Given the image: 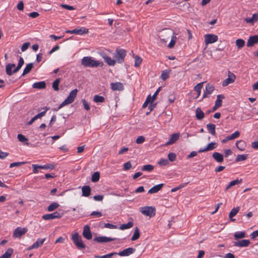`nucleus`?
Segmentation results:
<instances>
[{
  "instance_id": "f257e3e1",
  "label": "nucleus",
  "mask_w": 258,
  "mask_h": 258,
  "mask_svg": "<svg viewBox=\"0 0 258 258\" xmlns=\"http://www.w3.org/2000/svg\"><path fill=\"white\" fill-rule=\"evenodd\" d=\"M159 37L162 43H166L171 38L170 42L168 45L169 48L174 47L177 40L176 37L174 35V32L169 29H164L161 31L159 34Z\"/></svg>"
},
{
  "instance_id": "f03ea898",
  "label": "nucleus",
  "mask_w": 258,
  "mask_h": 258,
  "mask_svg": "<svg viewBox=\"0 0 258 258\" xmlns=\"http://www.w3.org/2000/svg\"><path fill=\"white\" fill-rule=\"evenodd\" d=\"M81 64L85 67L90 68L102 67L104 64L102 61L95 60L90 56L84 57L81 60Z\"/></svg>"
},
{
  "instance_id": "7ed1b4c3",
  "label": "nucleus",
  "mask_w": 258,
  "mask_h": 258,
  "mask_svg": "<svg viewBox=\"0 0 258 258\" xmlns=\"http://www.w3.org/2000/svg\"><path fill=\"white\" fill-rule=\"evenodd\" d=\"M78 90L75 89L72 90L69 94L68 97L59 105L58 107V109H60L64 106L71 104L73 102H74L75 98L77 96Z\"/></svg>"
},
{
  "instance_id": "20e7f679",
  "label": "nucleus",
  "mask_w": 258,
  "mask_h": 258,
  "mask_svg": "<svg viewBox=\"0 0 258 258\" xmlns=\"http://www.w3.org/2000/svg\"><path fill=\"white\" fill-rule=\"evenodd\" d=\"M126 54V51L124 49L117 48L114 55L116 62L118 63H122L124 61Z\"/></svg>"
},
{
  "instance_id": "39448f33",
  "label": "nucleus",
  "mask_w": 258,
  "mask_h": 258,
  "mask_svg": "<svg viewBox=\"0 0 258 258\" xmlns=\"http://www.w3.org/2000/svg\"><path fill=\"white\" fill-rule=\"evenodd\" d=\"M72 239L79 249H81L85 248L86 246L83 242L81 236L77 232L72 235Z\"/></svg>"
},
{
  "instance_id": "423d86ee",
  "label": "nucleus",
  "mask_w": 258,
  "mask_h": 258,
  "mask_svg": "<svg viewBox=\"0 0 258 258\" xmlns=\"http://www.w3.org/2000/svg\"><path fill=\"white\" fill-rule=\"evenodd\" d=\"M141 212L144 215L152 217L156 214L155 208L152 206H145L140 209Z\"/></svg>"
},
{
  "instance_id": "0eeeda50",
  "label": "nucleus",
  "mask_w": 258,
  "mask_h": 258,
  "mask_svg": "<svg viewBox=\"0 0 258 258\" xmlns=\"http://www.w3.org/2000/svg\"><path fill=\"white\" fill-rule=\"evenodd\" d=\"M22 66L18 63L17 67L12 71V69L15 67V64L8 63L6 67V73L9 76H12L13 74H15L18 72L22 68Z\"/></svg>"
},
{
  "instance_id": "6e6552de",
  "label": "nucleus",
  "mask_w": 258,
  "mask_h": 258,
  "mask_svg": "<svg viewBox=\"0 0 258 258\" xmlns=\"http://www.w3.org/2000/svg\"><path fill=\"white\" fill-rule=\"evenodd\" d=\"M67 33L76 34L78 35H83L89 33V29L85 27L76 28L73 30H67Z\"/></svg>"
},
{
  "instance_id": "1a4fd4ad",
  "label": "nucleus",
  "mask_w": 258,
  "mask_h": 258,
  "mask_svg": "<svg viewBox=\"0 0 258 258\" xmlns=\"http://www.w3.org/2000/svg\"><path fill=\"white\" fill-rule=\"evenodd\" d=\"M218 39V36L215 34H208L205 35V42L207 45L217 41Z\"/></svg>"
},
{
  "instance_id": "9d476101",
  "label": "nucleus",
  "mask_w": 258,
  "mask_h": 258,
  "mask_svg": "<svg viewBox=\"0 0 258 258\" xmlns=\"http://www.w3.org/2000/svg\"><path fill=\"white\" fill-rule=\"evenodd\" d=\"M228 77L222 83L223 87L227 86L229 84L233 83L235 80V75L230 71L228 72Z\"/></svg>"
},
{
  "instance_id": "9b49d317",
  "label": "nucleus",
  "mask_w": 258,
  "mask_h": 258,
  "mask_svg": "<svg viewBox=\"0 0 258 258\" xmlns=\"http://www.w3.org/2000/svg\"><path fill=\"white\" fill-rule=\"evenodd\" d=\"M180 134L179 133H176L170 135L168 141L165 144V146H169L175 143L180 137Z\"/></svg>"
},
{
  "instance_id": "f8f14e48",
  "label": "nucleus",
  "mask_w": 258,
  "mask_h": 258,
  "mask_svg": "<svg viewBox=\"0 0 258 258\" xmlns=\"http://www.w3.org/2000/svg\"><path fill=\"white\" fill-rule=\"evenodd\" d=\"M250 242L248 239H242L241 240H237L233 242V245L236 247H247Z\"/></svg>"
},
{
  "instance_id": "ddd939ff",
  "label": "nucleus",
  "mask_w": 258,
  "mask_h": 258,
  "mask_svg": "<svg viewBox=\"0 0 258 258\" xmlns=\"http://www.w3.org/2000/svg\"><path fill=\"white\" fill-rule=\"evenodd\" d=\"M135 251V248L133 247H128L123 249L121 251H119L118 253H117V254H118L120 256H127L134 253Z\"/></svg>"
},
{
  "instance_id": "4468645a",
  "label": "nucleus",
  "mask_w": 258,
  "mask_h": 258,
  "mask_svg": "<svg viewBox=\"0 0 258 258\" xmlns=\"http://www.w3.org/2000/svg\"><path fill=\"white\" fill-rule=\"evenodd\" d=\"M62 215L57 212H54L52 214H48L44 215L42 216V218L45 220H51L54 219H58L61 218Z\"/></svg>"
},
{
  "instance_id": "2eb2a0df",
  "label": "nucleus",
  "mask_w": 258,
  "mask_h": 258,
  "mask_svg": "<svg viewBox=\"0 0 258 258\" xmlns=\"http://www.w3.org/2000/svg\"><path fill=\"white\" fill-rule=\"evenodd\" d=\"M101 57L103 58L104 61L110 66H114L115 64L116 60L112 59L105 53L100 54Z\"/></svg>"
},
{
  "instance_id": "dca6fc26",
  "label": "nucleus",
  "mask_w": 258,
  "mask_h": 258,
  "mask_svg": "<svg viewBox=\"0 0 258 258\" xmlns=\"http://www.w3.org/2000/svg\"><path fill=\"white\" fill-rule=\"evenodd\" d=\"M215 89V87L214 85L211 84H208L205 88V90L204 91L203 98H205L209 96V95L212 94L213 91Z\"/></svg>"
},
{
  "instance_id": "f3484780",
  "label": "nucleus",
  "mask_w": 258,
  "mask_h": 258,
  "mask_svg": "<svg viewBox=\"0 0 258 258\" xmlns=\"http://www.w3.org/2000/svg\"><path fill=\"white\" fill-rule=\"evenodd\" d=\"M217 147V144L215 142H211L209 143L205 148L200 149L199 151V153L206 152L209 151H212Z\"/></svg>"
},
{
  "instance_id": "a211bd4d",
  "label": "nucleus",
  "mask_w": 258,
  "mask_h": 258,
  "mask_svg": "<svg viewBox=\"0 0 258 258\" xmlns=\"http://www.w3.org/2000/svg\"><path fill=\"white\" fill-rule=\"evenodd\" d=\"M27 231V229L26 228H21L18 227L17 228L14 232L13 236L15 237H21L23 235L26 233Z\"/></svg>"
},
{
  "instance_id": "6ab92c4d",
  "label": "nucleus",
  "mask_w": 258,
  "mask_h": 258,
  "mask_svg": "<svg viewBox=\"0 0 258 258\" xmlns=\"http://www.w3.org/2000/svg\"><path fill=\"white\" fill-rule=\"evenodd\" d=\"M258 43V35L250 36L247 42V47H252Z\"/></svg>"
},
{
  "instance_id": "aec40b11",
  "label": "nucleus",
  "mask_w": 258,
  "mask_h": 258,
  "mask_svg": "<svg viewBox=\"0 0 258 258\" xmlns=\"http://www.w3.org/2000/svg\"><path fill=\"white\" fill-rule=\"evenodd\" d=\"M83 235L85 238L88 240H90L92 238L90 228L88 225H86L84 227Z\"/></svg>"
},
{
  "instance_id": "412c9836",
  "label": "nucleus",
  "mask_w": 258,
  "mask_h": 258,
  "mask_svg": "<svg viewBox=\"0 0 258 258\" xmlns=\"http://www.w3.org/2000/svg\"><path fill=\"white\" fill-rule=\"evenodd\" d=\"M115 240V238L107 237L106 236H98L94 239V241L99 243L108 242Z\"/></svg>"
},
{
  "instance_id": "4be33fe9",
  "label": "nucleus",
  "mask_w": 258,
  "mask_h": 258,
  "mask_svg": "<svg viewBox=\"0 0 258 258\" xmlns=\"http://www.w3.org/2000/svg\"><path fill=\"white\" fill-rule=\"evenodd\" d=\"M111 88L113 91H122L123 90V86L120 82L112 83L110 84Z\"/></svg>"
},
{
  "instance_id": "5701e85b",
  "label": "nucleus",
  "mask_w": 258,
  "mask_h": 258,
  "mask_svg": "<svg viewBox=\"0 0 258 258\" xmlns=\"http://www.w3.org/2000/svg\"><path fill=\"white\" fill-rule=\"evenodd\" d=\"M45 238L43 239H38L37 241L33 245H32L30 247L28 248V250L37 248L39 247L42 246L44 242L45 241Z\"/></svg>"
},
{
  "instance_id": "b1692460",
  "label": "nucleus",
  "mask_w": 258,
  "mask_h": 258,
  "mask_svg": "<svg viewBox=\"0 0 258 258\" xmlns=\"http://www.w3.org/2000/svg\"><path fill=\"white\" fill-rule=\"evenodd\" d=\"M257 21L258 13H255L253 14L251 18H246L244 19V21H245L247 23H249L252 25H253L254 23L257 22Z\"/></svg>"
},
{
  "instance_id": "393cba45",
  "label": "nucleus",
  "mask_w": 258,
  "mask_h": 258,
  "mask_svg": "<svg viewBox=\"0 0 258 258\" xmlns=\"http://www.w3.org/2000/svg\"><path fill=\"white\" fill-rule=\"evenodd\" d=\"M240 207H237L236 208H233L229 214V218L231 221H234L235 220V219H233V217H234L239 211Z\"/></svg>"
},
{
  "instance_id": "a878e982",
  "label": "nucleus",
  "mask_w": 258,
  "mask_h": 258,
  "mask_svg": "<svg viewBox=\"0 0 258 258\" xmlns=\"http://www.w3.org/2000/svg\"><path fill=\"white\" fill-rule=\"evenodd\" d=\"M163 184L161 183L154 186L148 190V193L153 194L158 192L163 186Z\"/></svg>"
},
{
  "instance_id": "bb28decb",
  "label": "nucleus",
  "mask_w": 258,
  "mask_h": 258,
  "mask_svg": "<svg viewBox=\"0 0 258 258\" xmlns=\"http://www.w3.org/2000/svg\"><path fill=\"white\" fill-rule=\"evenodd\" d=\"M240 135V133L238 131H236L230 136H228L226 138L222 140V143H225L229 140H233L238 138Z\"/></svg>"
},
{
  "instance_id": "cd10ccee",
  "label": "nucleus",
  "mask_w": 258,
  "mask_h": 258,
  "mask_svg": "<svg viewBox=\"0 0 258 258\" xmlns=\"http://www.w3.org/2000/svg\"><path fill=\"white\" fill-rule=\"evenodd\" d=\"M212 157L218 163H222L224 160L223 155L218 152L213 153Z\"/></svg>"
},
{
  "instance_id": "c85d7f7f",
  "label": "nucleus",
  "mask_w": 258,
  "mask_h": 258,
  "mask_svg": "<svg viewBox=\"0 0 258 258\" xmlns=\"http://www.w3.org/2000/svg\"><path fill=\"white\" fill-rule=\"evenodd\" d=\"M82 196L84 197H89L91 194V188L88 185L84 186L82 188Z\"/></svg>"
},
{
  "instance_id": "c756f323",
  "label": "nucleus",
  "mask_w": 258,
  "mask_h": 258,
  "mask_svg": "<svg viewBox=\"0 0 258 258\" xmlns=\"http://www.w3.org/2000/svg\"><path fill=\"white\" fill-rule=\"evenodd\" d=\"M196 117L198 120H202L204 117V113L200 107L196 108Z\"/></svg>"
},
{
  "instance_id": "7c9ffc66",
  "label": "nucleus",
  "mask_w": 258,
  "mask_h": 258,
  "mask_svg": "<svg viewBox=\"0 0 258 258\" xmlns=\"http://www.w3.org/2000/svg\"><path fill=\"white\" fill-rule=\"evenodd\" d=\"M33 88L43 89L46 88V83L44 81L35 83L32 85Z\"/></svg>"
},
{
  "instance_id": "2f4dec72",
  "label": "nucleus",
  "mask_w": 258,
  "mask_h": 258,
  "mask_svg": "<svg viewBox=\"0 0 258 258\" xmlns=\"http://www.w3.org/2000/svg\"><path fill=\"white\" fill-rule=\"evenodd\" d=\"M246 233L245 231L236 232L234 234V237L235 240L242 239L245 237Z\"/></svg>"
},
{
  "instance_id": "473e14b6",
  "label": "nucleus",
  "mask_w": 258,
  "mask_h": 258,
  "mask_svg": "<svg viewBox=\"0 0 258 258\" xmlns=\"http://www.w3.org/2000/svg\"><path fill=\"white\" fill-rule=\"evenodd\" d=\"M242 179H236L235 180H232L229 183L228 185L226 188V190H227L230 188H231L232 186H233L236 184H239L242 182Z\"/></svg>"
},
{
  "instance_id": "72a5a7b5",
  "label": "nucleus",
  "mask_w": 258,
  "mask_h": 258,
  "mask_svg": "<svg viewBox=\"0 0 258 258\" xmlns=\"http://www.w3.org/2000/svg\"><path fill=\"white\" fill-rule=\"evenodd\" d=\"M33 68V63H29L27 64L23 71L22 76H25L26 75L29 73Z\"/></svg>"
},
{
  "instance_id": "f704fd0d",
  "label": "nucleus",
  "mask_w": 258,
  "mask_h": 258,
  "mask_svg": "<svg viewBox=\"0 0 258 258\" xmlns=\"http://www.w3.org/2000/svg\"><path fill=\"white\" fill-rule=\"evenodd\" d=\"M140 236V230L138 227H136L135 229L134 233L131 238L132 241H135L139 238Z\"/></svg>"
},
{
  "instance_id": "c9c22d12",
  "label": "nucleus",
  "mask_w": 258,
  "mask_h": 258,
  "mask_svg": "<svg viewBox=\"0 0 258 258\" xmlns=\"http://www.w3.org/2000/svg\"><path fill=\"white\" fill-rule=\"evenodd\" d=\"M207 128L208 130L209 133H210L212 135L215 136L216 135V125L214 124H208L207 125Z\"/></svg>"
},
{
  "instance_id": "e433bc0d",
  "label": "nucleus",
  "mask_w": 258,
  "mask_h": 258,
  "mask_svg": "<svg viewBox=\"0 0 258 258\" xmlns=\"http://www.w3.org/2000/svg\"><path fill=\"white\" fill-rule=\"evenodd\" d=\"M236 146L239 150L244 151L245 150V143L243 141H238L236 143Z\"/></svg>"
},
{
  "instance_id": "4c0bfd02",
  "label": "nucleus",
  "mask_w": 258,
  "mask_h": 258,
  "mask_svg": "<svg viewBox=\"0 0 258 258\" xmlns=\"http://www.w3.org/2000/svg\"><path fill=\"white\" fill-rule=\"evenodd\" d=\"M61 79L60 78H58L55 80L52 83V87L53 89L55 91H58L59 90V84L60 82Z\"/></svg>"
},
{
  "instance_id": "58836bf2",
  "label": "nucleus",
  "mask_w": 258,
  "mask_h": 258,
  "mask_svg": "<svg viewBox=\"0 0 258 258\" xmlns=\"http://www.w3.org/2000/svg\"><path fill=\"white\" fill-rule=\"evenodd\" d=\"M224 98L225 97L223 95H218L215 104H216L217 106L221 107L222 104V99Z\"/></svg>"
},
{
  "instance_id": "ea45409f",
  "label": "nucleus",
  "mask_w": 258,
  "mask_h": 258,
  "mask_svg": "<svg viewBox=\"0 0 258 258\" xmlns=\"http://www.w3.org/2000/svg\"><path fill=\"white\" fill-rule=\"evenodd\" d=\"M13 253V249L12 248H9L4 254H3L0 258H11Z\"/></svg>"
},
{
  "instance_id": "a19ab883",
  "label": "nucleus",
  "mask_w": 258,
  "mask_h": 258,
  "mask_svg": "<svg viewBox=\"0 0 258 258\" xmlns=\"http://www.w3.org/2000/svg\"><path fill=\"white\" fill-rule=\"evenodd\" d=\"M203 82L200 83L194 87L195 91H196L198 93V95L196 98H197L201 94V90L203 87Z\"/></svg>"
},
{
  "instance_id": "79ce46f5",
  "label": "nucleus",
  "mask_w": 258,
  "mask_h": 258,
  "mask_svg": "<svg viewBox=\"0 0 258 258\" xmlns=\"http://www.w3.org/2000/svg\"><path fill=\"white\" fill-rule=\"evenodd\" d=\"M134 225V223L132 221H129L126 224H123L120 225L119 227V229L120 230H124L129 229L131 227H132Z\"/></svg>"
},
{
  "instance_id": "37998d69",
  "label": "nucleus",
  "mask_w": 258,
  "mask_h": 258,
  "mask_svg": "<svg viewBox=\"0 0 258 258\" xmlns=\"http://www.w3.org/2000/svg\"><path fill=\"white\" fill-rule=\"evenodd\" d=\"M235 43L238 49H241L245 45V41L242 39H238L236 40Z\"/></svg>"
},
{
  "instance_id": "c03bdc74",
  "label": "nucleus",
  "mask_w": 258,
  "mask_h": 258,
  "mask_svg": "<svg viewBox=\"0 0 258 258\" xmlns=\"http://www.w3.org/2000/svg\"><path fill=\"white\" fill-rule=\"evenodd\" d=\"M134 58L135 61V67L136 68L139 67L142 62V58L138 55H134Z\"/></svg>"
},
{
  "instance_id": "a18cd8bd",
  "label": "nucleus",
  "mask_w": 258,
  "mask_h": 258,
  "mask_svg": "<svg viewBox=\"0 0 258 258\" xmlns=\"http://www.w3.org/2000/svg\"><path fill=\"white\" fill-rule=\"evenodd\" d=\"M59 206V205L58 203L53 202L47 207V210L49 212L53 211L56 209Z\"/></svg>"
},
{
  "instance_id": "49530a36",
  "label": "nucleus",
  "mask_w": 258,
  "mask_h": 258,
  "mask_svg": "<svg viewBox=\"0 0 258 258\" xmlns=\"http://www.w3.org/2000/svg\"><path fill=\"white\" fill-rule=\"evenodd\" d=\"M247 154L238 155L235 159V161L238 162L239 161H245L247 158Z\"/></svg>"
},
{
  "instance_id": "de8ad7c7",
  "label": "nucleus",
  "mask_w": 258,
  "mask_h": 258,
  "mask_svg": "<svg viewBox=\"0 0 258 258\" xmlns=\"http://www.w3.org/2000/svg\"><path fill=\"white\" fill-rule=\"evenodd\" d=\"M100 178V173L98 172H94L91 177V180L93 182H97Z\"/></svg>"
},
{
  "instance_id": "09e8293b",
  "label": "nucleus",
  "mask_w": 258,
  "mask_h": 258,
  "mask_svg": "<svg viewBox=\"0 0 258 258\" xmlns=\"http://www.w3.org/2000/svg\"><path fill=\"white\" fill-rule=\"evenodd\" d=\"M40 169H53L55 168V166L52 164H46L44 165H40Z\"/></svg>"
},
{
  "instance_id": "8fccbe9b",
  "label": "nucleus",
  "mask_w": 258,
  "mask_h": 258,
  "mask_svg": "<svg viewBox=\"0 0 258 258\" xmlns=\"http://www.w3.org/2000/svg\"><path fill=\"white\" fill-rule=\"evenodd\" d=\"M43 109L44 110L43 111H42L41 112L38 113L34 116L36 119L40 118L42 116H44L47 111L48 110L49 108H48L47 107H45Z\"/></svg>"
},
{
  "instance_id": "3c124183",
  "label": "nucleus",
  "mask_w": 258,
  "mask_h": 258,
  "mask_svg": "<svg viewBox=\"0 0 258 258\" xmlns=\"http://www.w3.org/2000/svg\"><path fill=\"white\" fill-rule=\"evenodd\" d=\"M93 100L95 102H103L105 99L103 96L96 95L94 97Z\"/></svg>"
},
{
  "instance_id": "603ef678",
  "label": "nucleus",
  "mask_w": 258,
  "mask_h": 258,
  "mask_svg": "<svg viewBox=\"0 0 258 258\" xmlns=\"http://www.w3.org/2000/svg\"><path fill=\"white\" fill-rule=\"evenodd\" d=\"M153 169L154 166L150 164L145 165L142 167V171H147L149 172L152 171Z\"/></svg>"
},
{
  "instance_id": "864d4df0",
  "label": "nucleus",
  "mask_w": 258,
  "mask_h": 258,
  "mask_svg": "<svg viewBox=\"0 0 258 258\" xmlns=\"http://www.w3.org/2000/svg\"><path fill=\"white\" fill-rule=\"evenodd\" d=\"M168 77H169V73H168V72L166 70L163 71L162 72V74H161V79L163 81H165L167 78H168Z\"/></svg>"
},
{
  "instance_id": "5fc2aeb1",
  "label": "nucleus",
  "mask_w": 258,
  "mask_h": 258,
  "mask_svg": "<svg viewBox=\"0 0 258 258\" xmlns=\"http://www.w3.org/2000/svg\"><path fill=\"white\" fill-rule=\"evenodd\" d=\"M168 159L169 161L173 162L176 160V156L174 153H169L168 155Z\"/></svg>"
},
{
  "instance_id": "6e6d98bb",
  "label": "nucleus",
  "mask_w": 258,
  "mask_h": 258,
  "mask_svg": "<svg viewBox=\"0 0 258 258\" xmlns=\"http://www.w3.org/2000/svg\"><path fill=\"white\" fill-rule=\"evenodd\" d=\"M18 139L20 142L22 143L28 141V140L27 138H26L24 135L22 134L18 135Z\"/></svg>"
},
{
  "instance_id": "4d7b16f0",
  "label": "nucleus",
  "mask_w": 258,
  "mask_h": 258,
  "mask_svg": "<svg viewBox=\"0 0 258 258\" xmlns=\"http://www.w3.org/2000/svg\"><path fill=\"white\" fill-rule=\"evenodd\" d=\"M145 141V138L144 136H141L137 138L136 142L137 144H142Z\"/></svg>"
},
{
  "instance_id": "13d9d810",
  "label": "nucleus",
  "mask_w": 258,
  "mask_h": 258,
  "mask_svg": "<svg viewBox=\"0 0 258 258\" xmlns=\"http://www.w3.org/2000/svg\"><path fill=\"white\" fill-rule=\"evenodd\" d=\"M25 164L24 162H13L10 164V167L13 168L14 167H17L21 165H23Z\"/></svg>"
},
{
  "instance_id": "bf43d9fd",
  "label": "nucleus",
  "mask_w": 258,
  "mask_h": 258,
  "mask_svg": "<svg viewBox=\"0 0 258 258\" xmlns=\"http://www.w3.org/2000/svg\"><path fill=\"white\" fill-rule=\"evenodd\" d=\"M132 168V164L130 161L125 163L123 164V169L125 170H129Z\"/></svg>"
},
{
  "instance_id": "052dcab7",
  "label": "nucleus",
  "mask_w": 258,
  "mask_h": 258,
  "mask_svg": "<svg viewBox=\"0 0 258 258\" xmlns=\"http://www.w3.org/2000/svg\"><path fill=\"white\" fill-rule=\"evenodd\" d=\"M17 8L19 11H23L24 10V3L22 1H20L17 6Z\"/></svg>"
},
{
  "instance_id": "680f3d73",
  "label": "nucleus",
  "mask_w": 258,
  "mask_h": 258,
  "mask_svg": "<svg viewBox=\"0 0 258 258\" xmlns=\"http://www.w3.org/2000/svg\"><path fill=\"white\" fill-rule=\"evenodd\" d=\"M104 227L107 228L109 229H116L117 228L116 225H113L110 223H105L104 224Z\"/></svg>"
},
{
  "instance_id": "e2e57ef3",
  "label": "nucleus",
  "mask_w": 258,
  "mask_h": 258,
  "mask_svg": "<svg viewBox=\"0 0 258 258\" xmlns=\"http://www.w3.org/2000/svg\"><path fill=\"white\" fill-rule=\"evenodd\" d=\"M30 44V43L29 42L24 43L21 46V50L22 51H25L26 50H27L28 49Z\"/></svg>"
},
{
  "instance_id": "0e129e2a",
  "label": "nucleus",
  "mask_w": 258,
  "mask_h": 258,
  "mask_svg": "<svg viewBox=\"0 0 258 258\" xmlns=\"http://www.w3.org/2000/svg\"><path fill=\"white\" fill-rule=\"evenodd\" d=\"M32 167L33 168V172L34 173H37L38 172V169H40V165L37 164H33Z\"/></svg>"
},
{
  "instance_id": "69168bd1",
  "label": "nucleus",
  "mask_w": 258,
  "mask_h": 258,
  "mask_svg": "<svg viewBox=\"0 0 258 258\" xmlns=\"http://www.w3.org/2000/svg\"><path fill=\"white\" fill-rule=\"evenodd\" d=\"M82 102H83L84 108L86 110H89L90 108V106H89V104H88V103L86 101L85 99H83Z\"/></svg>"
},
{
  "instance_id": "338daca9",
  "label": "nucleus",
  "mask_w": 258,
  "mask_h": 258,
  "mask_svg": "<svg viewBox=\"0 0 258 258\" xmlns=\"http://www.w3.org/2000/svg\"><path fill=\"white\" fill-rule=\"evenodd\" d=\"M116 254L117 252H112L105 255H101V258H111L112 256Z\"/></svg>"
},
{
  "instance_id": "774afa93",
  "label": "nucleus",
  "mask_w": 258,
  "mask_h": 258,
  "mask_svg": "<svg viewBox=\"0 0 258 258\" xmlns=\"http://www.w3.org/2000/svg\"><path fill=\"white\" fill-rule=\"evenodd\" d=\"M160 165L165 166L168 164V161L167 159H161L158 162Z\"/></svg>"
}]
</instances>
